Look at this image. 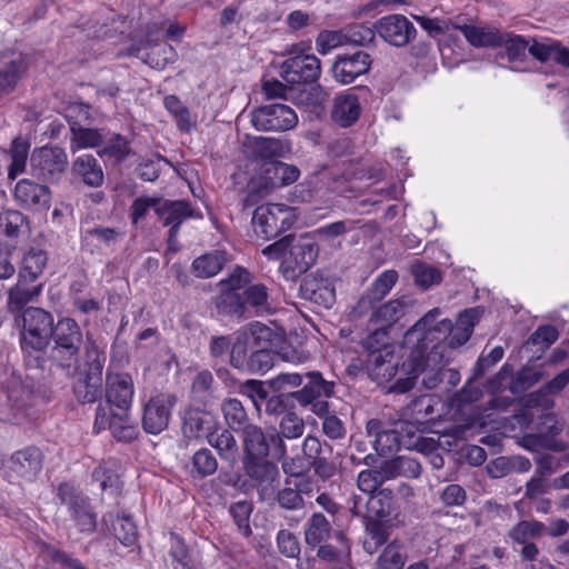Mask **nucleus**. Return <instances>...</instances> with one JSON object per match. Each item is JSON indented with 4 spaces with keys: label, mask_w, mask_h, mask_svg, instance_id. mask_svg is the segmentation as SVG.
Segmentation results:
<instances>
[{
    "label": "nucleus",
    "mask_w": 569,
    "mask_h": 569,
    "mask_svg": "<svg viewBox=\"0 0 569 569\" xmlns=\"http://www.w3.org/2000/svg\"><path fill=\"white\" fill-rule=\"evenodd\" d=\"M106 128H88L72 124L70 150L77 152L81 149L100 148L104 139Z\"/></svg>",
    "instance_id": "43"
},
{
    "label": "nucleus",
    "mask_w": 569,
    "mask_h": 569,
    "mask_svg": "<svg viewBox=\"0 0 569 569\" xmlns=\"http://www.w3.org/2000/svg\"><path fill=\"white\" fill-rule=\"evenodd\" d=\"M220 311L230 317L247 318L248 308L242 295L227 292L222 293L218 303Z\"/></svg>",
    "instance_id": "64"
},
{
    "label": "nucleus",
    "mask_w": 569,
    "mask_h": 569,
    "mask_svg": "<svg viewBox=\"0 0 569 569\" xmlns=\"http://www.w3.org/2000/svg\"><path fill=\"white\" fill-rule=\"evenodd\" d=\"M208 443L214 448L222 460L234 461L239 447L238 442L229 429L212 430L207 437Z\"/></svg>",
    "instance_id": "45"
},
{
    "label": "nucleus",
    "mask_w": 569,
    "mask_h": 569,
    "mask_svg": "<svg viewBox=\"0 0 569 569\" xmlns=\"http://www.w3.org/2000/svg\"><path fill=\"white\" fill-rule=\"evenodd\" d=\"M54 329V319L49 311L38 307H29L22 312L20 343L27 368H44L47 363L46 350Z\"/></svg>",
    "instance_id": "1"
},
{
    "label": "nucleus",
    "mask_w": 569,
    "mask_h": 569,
    "mask_svg": "<svg viewBox=\"0 0 569 569\" xmlns=\"http://www.w3.org/2000/svg\"><path fill=\"white\" fill-rule=\"evenodd\" d=\"M346 44L356 47L375 46L377 31L363 24H351L343 28Z\"/></svg>",
    "instance_id": "58"
},
{
    "label": "nucleus",
    "mask_w": 569,
    "mask_h": 569,
    "mask_svg": "<svg viewBox=\"0 0 569 569\" xmlns=\"http://www.w3.org/2000/svg\"><path fill=\"white\" fill-rule=\"evenodd\" d=\"M242 296L247 308L252 309L256 316L263 317L273 313V300L270 289L264 283H251L243 290Z\"/></svg>",
    "instance_id": "37"
},
{
    "label": "nucleus",
    "mask_w": 569,
    "mask_h": 569,
    "mask_svg": "<svg viewBox=\"0 0 569 569\" xmlns=\"http://www.w3.org/2000/svg\"><path fill=\"white\" fill-rule=\"evenodd\" d=\"M318 246L310 238L301 237L291 242L289 257L286 259L292 273H305L317 260Z\"/></svg>",
    "instance_id": "25"
},
{
    "label": "nucleus",
    "mask_w": 569,
    "mask_h": 569,
    "mask_svg": "<svg viewBox=\"0 0 569 569\" xmlns=\"http://www.w3.org/2000/svg\"><path fill=\"white\" fill-rule=\"evenodd\" d=\"M176 403L177 397L171 393H159L151 397L143 408V430L151 435L163 431L169 425L171 410Z\"/></svg>",
    "instance_id": "14"
},
{
    "label": "nucleus",
    "mask_w": 569,
    "mask_h": 569,
    "mask_svg": "<svg viewBox=\"0 0 569 569\" xmlns=\"http://www.w3.org/2000/svg\"><path fill=\"white\" fill-rule=\"evenodd\" d=\"M545 529L546 526L540 521L521 520L510 529L509 538L513 543H527L530 539L540 537Z\"/></svg>",
    "instance_id": "57"
},
{
    "label": "nucleus",
    "mask_w": 569,
    "mask_h": 569,
    "mask_svg": "<svg viewBox=\"0 0 569 569\" xmlns=\"http://www.w3.org/2000/svg\"><path fill=\"white\" fill-rule=\"evenodd\" d=\"M277 355L268 348L253 349L246 372L264 373L273 367Z\"/></svg>",
    "instance_id": "62"
},
{
    "label": "nucleus",
    "mask_w": 569,
    "mask_h": 569,
    "mask_svg": "<svg viewBox=\"0 0 569 569\" xmlns=\"http://www.w3.org/2000/svg\"><path fill=\"white\" fill-rule=\"evenodd\" d=\"M529 53L540 62L553 60L556 63L569 69V48L557 40L538 41L531 39Z\"/></svg>",
    "instance_id": "34"
},
{
    "label": "nucleus",
    "mask_w": 569,
    "mask_h": 569,
    "mask_svg": "<svg viewBox=\"0 0 569 569\" xmlns=\"http://www.w3.org/2000/svg\"><path fill=\"white\" fill-rule=\"evenodd\" d=\"M440 309L433 308L419 319L405 335V343L411 348L430 349L431 346H442L440 321H437Z\"/></svg>",
    "instance_id": "15"
},
{
    "label": "nucleus",
    "mask_w": 569,
    "mask_h": 569,
    "mask_svg": "<svg viewBox=\"0 0 569 569\" xmlns=\"http://www.w3.org/2000/svg\"><path fill=\"white\" fill-rule=\"evenodd\" d=\"M53 342L50 349V360L61 369H71L79 362L80 351L89 342H84L83 332L78 322L69 317H63L56 322V329L51 337Z\"/></svg>",
    "instance_id": "3"
},
{
    "label": "nucleus",
    "mask_w": 569,
    "mask_h": 569,
    "mask_svg": "<svg viewBox=\"0 0 569 569\" xmlns=\"http://www.w3.org/2000/svg\"><path fill=\"white\" fill-rule=\"evenodd\" d=\"M366 537L362 546L368 555H373L388 542L390 536V521L362 519Z\"/></svg>",
    "instance_id": "42"
},
{
    "label": "nucleus",
    "mask_w": 569,
    "mask_h": 569,
    "mask_svg": "<svg viewBox=\"0 0 569 569\" xmlns=\"http://www.w3.org/2000/svg\"><path fill=\"white\" fill-rule=\"evenodd\" d=\"M29 282H20V278L16 286L8 291V310L12 313L20 312L30 301L38 297L42 290V284H38L32 289L24 288Z\"/></svg>",
    "instance_id": "47"
},
{
    "label": "nucleus",
    "mask_w": 569,
    "mask_h": 569,
    "mask_svg": "<svg viewBox=\"0 0 569 569\" xmlns=\"http://www.w3.org/2000/svg\"><path fill=\"white\" fill-rule=\"evenodd\" d=\"M372 59L365 51L352 54H339L330 67L332 78L341 84H350L357 78L369 72Z\"/></svg>",
    "instance_id": "19"
},
{
    "label": "nucleus",
    "mask_w": 569,
    "mask_h": 569,
    "mask_svg": "<svg viewBox=\"0 0 569 569\" xmlns=\"http://www.w3.org/2000/svg\"><path fill=\"white\" fill-rule=\"evenodd\" d=\"M368 436L375 437V449L379 456H387L400 450L402 438L398 430L385 428L383 422L371 419L366 425Z\"/></svg>",
    "instance_id": "30"
},
{
    "label": "nucleus",
    "mask_w": 569,
    "mask_h": 569,
    "mask_svg": "<svg viewBox=\"0 0 569 569\" xmlns=\"http://www.w3.org/2000/svg\"><path fill=\"white\" fill-rule=\"evenodd\" d=\"M106 353L96 342L86 346L83 370L81 377L73 385L76 399L81 403H93L103 395V367Z\"/></svg>",
    "instance_id": "4"
},
{
    "label": "nucleus",
    "mask_w": 569,
    "mask_h": 569,
    "mask_svg": "<svg viewBox=\"0 0 569 569\" xmlns=\"http://www.w3.org/2000/svg\"><path fill=\"white\" fill-rule=\"evenodd\" d=\"M213 416L198 408H188L182 415V433L186 438L197 439L208 437L214 429Z\"/></svg>",
    "instance_id": "31"
},
{
    "label": "nucleus",
    "mask_w": 569,
    "mask_h": 569,
    "mask_svg": "<svg viewBox=\"0 0 569 569\" xmlns=\"http://www.w3.org/2000/svg\"><path fill=\"white\" fill-rule=\"evenodd\" d=\"M412 300L402 296L397 299H392L381 306H379L371 315L370 322L375 326H380L385 329H389L392 325L399 321L411 306Z\"/></svg>",
    "instance_id": "33"
},
{
    "label": "nucleus",
    "mask_w": 569,
    "mask_h": 569,
    "mask_svg": "<svg viewBox=\"0 0 569 569\" xmlns=\"http://www.w3.org/2000/svg\"><path fill=\"white\" fill-rule=\"evenodd\" d=\"M362 348L367 353V358L373 355H381L388 357L393 346L389 343L388 330L377 326V328L367 336L362 342Z\"/></svg>",
    "instance_id": "51"
},
{
    "label": "nucleus",
    "mask_w": 569,
    "mask_h": 569,
    "mask_svg": "<svg viewBox=\"0 0 569 569\" xmlns=\"http://www.w3.org/2000/svg\"><path fill=\"white\" fill-rule=\"evenodd\" d=\"M221 411L226 423L233 431L242 432L247 426L252 425L243 405L236 398L226 399L221 405Z\"/></svg>",
    "instance_id": "46"
},
{
    "label": "nucleus",
    "mask_w": 569,
    "mask_h": 569,
    "mask_svg": "<svg viewBox=\"0 0 569 569\" xmlns=\"http://www.w3.org/2000/svg\"><path fill=\"white\" fill-rule=\"evenodd\" d=\"M133 393V381L129 373L107 372L106 398L110 407L128 411L131 407Z\"/></svg>",
    "instance_id": "21"
},
{
    "label": "nucleus",
    "mask_w": 569,
    "mask_h": 569,
    "mask_svg": "<svg viewBox=\"0 0 569 569\" xmlns=\"http://www.w3.org/2000/svg\"><path fill=\"white\" fill-rule=\"evenodd\" d=\"M377 34L387 43L401 48L415 39L417 29L403 14H389L375 22Z\"/></svg>",
    "instance_id": "16"
},
{
    "label": "nucleus",
    "mask_w": 569,
    "mask_h": 569,
    "mask_svg": "<svg viewBox=\"0 0 569 569\" xmlns=\"http://www.w3.org/2000/svg\"><path fill=\"white\" fill-rule=\"evenodd\" d=\"M163 103L166 109L173 116L178 128L181 131L189 132L192 127L190 112L181 100L174 94H169L164 98Z\"/></svg>",
    "instance_id": "61"
},
{
    "label": "nucleus",
    "mask_w": 569,
    "mask_h": 569,
    "mask_svg": "<svg viewBox=\"0 0 569 569\" xmlns=\"http://www.w3.org/2000/svg\"><path fill=\"white\" fill-rule=\"evenodd\" d=\"M29 144L21 138H14L10 144L9 156L11 163L8 167V178L14 180L24 172L29 153Z\"/></svg>",
    "instance_id": "52"
},
{
    "label": "nucleus",
    "mask_w": 569,
    "mask_h": 569,
    "mask_svg": "<svg viewBox=\"0 0 569 569\" xmlns=\"http://www.w3.org/2000/svg\"><path fill=\"white\" fill-rule=\"evenodd\" d=\"M29 68L27 56L16 49L0 52V97L10 94L26 76Z\"/></svg>",
    "instance_id": "17"
},
{
    "label": "nucleus",
    "mask_w": 569,
    "mask_h": 569,
    "mask_svg": "<svg viewBox=\"0 0 569 569\" xmlns=\"http://www.w3.org/2000/svg\"><path fill=\"white\" fill-rule=\"evenodd\" d=\"M274 500L280 509L287 511H303L306 505L290 478L284 479V487L277 491Z\"/></svg>",
    "instance_id": "54"
},
{
    "label": "nucleus",
    "mask_w": 569,
    "mask_h": 569,
    "mask_svg": "<svg viewBox=\"0 0 569 569\" xmlns=\"http://www.w3.org/2000/svg\"><path fill=\"white\" fill-rule=\"evenodd\" d=\"M251 123L258 131H288L298 124L296 111L283 103H271L251 112Z\"/></svg>",
    "instance_id": "13"
},
{
    "label": "nucleus",
    "mask_w": 569,
    "mask_h": 569,
    "mask_svg": "<svg viewBox=\"0 0 569 569\" xmlns=\"http://www.w3.org/2000/svg\"><path fill=\"white\" fill-rule=\"evenodd\" d=\"M43 467V453L36 446L13 452L8 460V469L18 479L27 482L36 480Z\"/></svg>",
    "instance_id": "20"
},
{
    "label": "nucleus",
    "mask_w": 569,
    "mask_h": 569,
    "mask_svg": "<svg viewBox=\"0 0 569 569\" xmlns=\"http://www.w3.org/2000/svg\"><path fill=\"white\" fill-rule=\"evenodd\" d=\"M269 396L264 402V412L274 418H283L286 415L293 413L295 403L298 398L293 392H274Z\"/></svg>",
    "instance_id": "50"
},
{
    "label": "nucleus",
    "mask_w": 569,
    "mask_h": 569,
    "mask_svg": "<svg viewBox=\"0 0 569 569\" xmlns=\"http://www.w3.org/2000/svg\"><path fill=\"white\" fill-rule=\"evenodd\" d=\"M501 46L506 49V56L510 62L522 61L526 58V51H529L530 42L522 36L501 32Z\"/></svg>",
    "instance_id": "59"
},
{
    "label": "nucleus",
    "mask_w": 569,
    "mask_h": 569,
    "mask_svg": "<svg viewBox=\"0 0 569 569\" xmlns=\"http://www.w3.org/2000/svg\"><path fill=\"white\" fill-rule=\"evenodd\" d=\"M243 469L254 485L266 491L273 488L279 481L280 472L278 466L267 458L243 460Z\"/></svg>",
    "instance_id": "28"
},
{
    "label": "nucleus",
    "mask_w": 569,
    "mask_h": 569,
    "mask_svg": "<svg viewBox=\"0 0 569 569\" xmlns=\"http://www.w3.org/2000/svg\"><path fill=\"white\" fill-rule=\"evenodd\" d=\"M157 216L163 226L182 224L189 218L194 216V209L188 200H168L161 199L157 206Z\"/></svg>",
    "instance_id": "36"
},
{
    "label": "nucleus",
    "mask_w": 569,
    "mask_h": 569,
    "mask_svg": "<svg viewBox=\"0 0 569 569\" xmlns=\"http://www.w3.org/2000/svg\"><path fill=\"white\" fill-rule=\"evenodd\" d=\"M385 467L381 463L373 469H367L359 472L357 478V486L363 492L362 496H371L378 492L383 482L388 481L385 476Z\"/></svg>",
    "instance_id": "56"
},
{
    "label": "nucleus",
    "mask_w": 569,
    "mask_h": 569,
    "mask_svg": "<svg viewBox=\"0 0 569 569\" xmlns=\"http://www.w3.org/2000/svg\"><path fill=\"white\" fill-rule=\"evenodd\" d=\"M7 400L0 405V420L21 425L34 415L38 397L33 389L19 378L12 377L6 385Z\"/></svg>",
    "instance_id": "5"
},
{
    "label": "nucleus",
    "mask_w": 569,
    "mask_h": 569,
    "mask_svg": "<svg viewBox=\"0 0 569 569\" xmlns=\"http://www.w3.org/2000/svg\"><path fill=\"white\" fill-rule=\"evenodd\" d=\"M296 221L292 208L282 203L259 206L252 214V226L256 234L264 240L279 237L289 230Z\"/></svg>",
    "instance_id": "7"
},
{
    "label": "nucleus",
    "mask_w": 569,
    "mask_h": 569,
    "mask_svg": "<svg viewBox=\"0 0 569 569\" xmlns=\"http://www.w3.org/2000/svg\"><path fill=\"white\" fill-rule=\"evenodd\" d=\"M97 154L101 159L106 158L121 163L131 154V141L121 133L106 129L103 142Z\"/></svg>",
    "instance_id": "35"
},
{
    "label": "nucleus",
    "mask_w": 569,
    "mask_h": 569,
    "mask_svg": "<svg viewBox=\"0 0 569 569\" xmlns=\"http://www.w3.org/2000/svg\"><path fill=\"white\" fill-rule=\"evenodd\" d=\"M305 542L315 549L317 545L336 541L341 548H349L348 538L336 521L323 512L316 511L310 515L303 525Z\"/></svg>",
    "instance_id": "12"
},
{
    "label": "nucleus",
    "mask_w": 569,
    "mask_h": 569,
    "mask_svg": "<svg viewBox=\"0 0 569 569\" xmlns=\"http://www.w3.org/2000/svg\"><path fill=\"white\" fill-rule=\"evenodd\" d=\"M308 379L306 386L295 395L301 406H308L321 397L329 398L333 395L335 382L326 380L319 371L305 373Z\"/></svg>",
    "instance_id": "32"
},
{
    "label": "nucleus",
    "mask_w": 569,
    "mask_h": 569,
    "mask_svg": "<svg viewBox=\"0 0 569 569\" xmlns=\"http://www.w3.org/2000/svg\"><path fill=\"white\" fill-rule=\"evenodd\" d=\"M407 553L397 541L388 543L376 560L375 569H402Z\"/></svg>",
    "instance_id": "53"
},
{
    "label": "nucleus",
    "mask_w": 569,
    "mask_h": 569,
    "mask_svg": "<svg viewBox=\"0 0 569 569\" xmlns=\"http://www.w3.org/2000/svg\"><path fill=\"white\" fill-rule=\"evenodd\" d=\"M351 513L355 517L369 520L391 521L395 512V493L389 488H382L371 496H352Z\"/></svg>",
    "instance_id": "10"
},
{
    "label": "nucleus",
    "mask_w": 569,
    "mask_h": 569,
    "mask_svg": "<svg viewBox=\"0 0 569 569\" xmlns=\"http://www.w3.org/2000/svg\"><path fill=\"white\" fill-rule=\"evenodd\" d=\"M455 30H459L466 40L473 47H500L501 32L492 28L471 24L452 23Z\"/></svg>",
    "instance_id": "39"
},
{
    "label": "nucleus",
    "mask_w": 569,
    "mask_h": 569,
    "mask_svg": "<svg viewBox=\"0 0 569 569\" xmlns=\"http://www.w3.org/2000/svg\"><path fill=\"white\" fill-rule=\"evenodd\" d=\"M558 330L550 325L540 326L525 342V350L539 353L537 359L558 339Z\"/></svg>",
    "instance_id": "49"
},
{
    "label": "nucleus",
    "mask_w": 569,
    "mask_h": 569,
    "mask_svg": "<svg viewBox=\"0 0 569 569\" xmlns=\"http://www.w3.org/2000/svg\"><path fill=\"white\" fill-rule=\"evenodd\" d=\"M230 261V257L224 250H212L192 261L191 269L198 278H211L218 274L222 268Z\"/></svg>",
    "instance_id": "38"
},
{
    "label": "nucleus",
    "mask_w": 569,
    "mask_h": 569,
    "mask_svg": "<svg viewBox=\"0 0 569 569\" xmlns=\"http://www.w3.org/2000/svg\"><path fill=\"white\" fill-rule=\"evenodd\" d=\"M68 154L59 146L36 148L30 157L31 176L43 183H57L68 169Z\"/></svg>",
    "instance_id": "8"
},
{
    "label": "nucleus",
    "mask_w": 569,
    "mask_h": 569,
    "mask_svg": "<svg viewBox=\"0 0 569 569\" xmlns=\"http://www.w3.org/2000/svg\"><path fill=\"white\" fill-rule=\"evenodd\" d=\"M253 276L249 270L241 266H236L231 273L219 281L218 287L221 293L233 292L239 289H246L252 283Z\"/></svg>",
    "instance_id": "60"
},
{
    "label": "nucleus",
    "mask_w": 569,
    "mask_h": 569,
    "mask_svg": "<svg viewBox=\"0 0 569 569\" xmlns=\"http://www.w3.org/2000/svg\"><path fill=\"white\" fill-rule=\"evenodd\" d=\"M13 197L21 207L39 211L49 208L51 191L46 184L21 179L14 187Z\"/></svg>",
    "instance_id": "22"
},
{
    "label": "nucleus",
    "mask_w": 569,
    "mask_h": 569,
    "mask_svg": "<svg viewBox=\"0 0 569 569\" xmlns=\"http://www.w3.org/2000/svg\"><path fill=\"white\" fill-rule=\"evenodd\" d=\"M397 281L398 272L396 270L383 271L360 297L355 307V312L362 316L373 309L376 303L380 302L391 291Z\"/></svg>",
    "instance_id": "23"
},
{
    "label": "nucleus",
    "mask_w": 569,
    "mask_h": 569,
    "mask_svg": "<svg viewBox=\"0 0 569 569\" xmlns=\"http://www.w3.org/2000/svg\"><path fill=\"white\" fill-rule=\"evenodd\" d=\"M48 262L47 252L39 247L29 248L22 258L19 271L20 282H34L42 274Z\"/></svg>",
    "instance_id": "40"
},
{
    "label": "nucleus",
    "mask_w": 569,
    "mask_h": 569,
    "mask_svg": "<svg viewBox=\"0 0 569 569\" xmlns=\"http://www.w3.org/2000/svg\"><path fill=\"white\" fill-rule=\"evenodd\" d=\"M29 232V219L21 211L7 209L0 212V242L17 248L19 239Z\"/></svg>",
    "instance_id": "24"
},
{
    "label": "nucleus",
    "mask_w": 569,
    "mask_h": 569,
    "mask_svg": "<svg viewBox=\"0 0 569 569\" xmlns=\"http://www.w3.org/2000/svg\"><path fill=\"white\" fill-rule=\"evenodd\" d=\"M401 365L395 349L390 350L388 357L373 355L366 358V367L369 376L377 383L382 385L391 381L400 372V377H405Z\"/></svg>",
    "instance_id": "29"
},
{
    "label": "nucleus",
    "mask_w": 569,
    "mask_h": 569,
    "mask_svg": "<svg viewBox=\"0 0 569 569\" xmlns=\"http://www.w3.org/2000/svg\"><path fill=\"white\" fill-rule=\"evenodd\" d=\"M192 467L200 478L212 476L218 469V460L208 448H201L192 456Z\"/></svg>",
    "instance_id": "63"
},
{
    "label": "nucleus",
    "mask_w": 569,
    "mask_h": 569,
    "mask_svg": "<svg viewBox=\"0 0 569 569\" xmlns=\"http://www.w3.org/2000/svg\"><path fill=\"white\" fill-rule=\"evenodd\" d=\"M72 177L89 188H99L104 182V172L99 160L90 153L77 157L71 163Z\"/></svg>",
    "instance_id": "26"
},
{
    "label": "nucleus",
    "mask_w": 569,
    "mask_h": 569,
    "mask_svg": "<svg viewBox=\"0 0 569 569\" xmlns=\"http://www.w3.org/2000/svg\"><path fill=\"white\" fill-rule=\"evenodd\" d=\"M57 499L68 508L74 526L81 533L91 535L97 528V513L93 512L89 499L68 482L60 483Z\"/></svg>",
    "instance_id": "9"
},
{
    "label": "nucleus",
    "mask_w": 569,
    "mask_h": 569,
    "mask_svg": "<svg viewBox=\"0 0 569 569\" xmlns=\"http://www.w3.org/2000/svg\"><path fill=\"white\" fill-rule=\"evenodd\" d=\"M382 465L385 467V476L388 480L399 477L417 479L420 477L422 470L421 463L417 459L407 456L393 457L382 461Z\"/></svg>",
    "instance_id": "41"
},
{
    "label": "nucleus",
    "mask_w": 569,
    "mask_h": 569,
    "mask_svg": "<svg viewBox=\"0 0 569 569\" xmlns=\"http://www.w3.org/2000/svg\"><path fill=\"white\" fill-rule=\"evenodd\" d=\"M299 52L298 44H293L290 53H296V56L281 63L282 79L291 86L316 83L321 74L320 60L313 54H300Z\"/></svg>",
    "instance_id": "11"
},
{
    "label": "nucleus",
    "mask_w": 569,
    "mask_h": 569,
    "mask_svg": "<svg viewBox=\"0 0 569 569\" xmlns=\"http://www.w3.org/2000/svg\"><path fill=\"white\" fill-rule=\"evenodd\" d=\"M362 108L357 94L350 90L335 97L331 109V119L342 128H349L355 124Z\"/></svg>",
    "instance_id": "27"
},
{
    "label": "nucleus",
    "mask_w": 569,
    "mask_h": 569,
    "mask_svg": "<svg viewBox=\"0 0 569 569\" xmlns=\"http://www.w3.org/2000/svg\"><path fill=\"white\" fill-rule=\"evenodd\" d=\"M243 460L260 459L270 457L283 458L288 451L287 446L282 445L276 427L263 430L257 425L247 426L242 431Z\"/></svg>",
    "instance_id": "6"
},
{
    "label": "nucleus",
    "mask_w": 569,
    "mask_h": 569,
    "mask_svg": "<svg viewBox=\"0 0 569 569\" xmlns=\"http://www.w3.org/2000/svg\"><path fill=\"white\" fill-rule=\"evenodd\" d=\"M299 296L319 308L330 309L336 302L333 280L322 273L312 272L302 279Z\"/></svg>",
    "instance_id": "18"
},
{
    "label": "nucleus",
    "mask_w": 569,
    "mask_h": 569,
    "mask_svg": "<svg viewBox=\"0 0 569 569\" xmlns=\"http://www.w3.org/2000/svg\"><path fill=\"white\" fill-rule=\"evenodd\" d=\"M253 153L256 157L269 160L282 157L289 151V142L279 138L256 137L252 141Z\"/></svg>",
    "instance_id": "48"
},
{
    "label": "nucleus",
    "mask_w": 569,
    "mask_h": 569,
    "mask_svg": "<svg viewBox=\"0 0 569 569\" xmlns=\"http://www.w3.org/2000/svg\"><path fill=\"white\" fill-rule=\"evenodd\" d=\"M109 520L112 521V530L114 537L124 546H132L138 536L137 527L129 516L117 517L113 520L112 515L103 517V521L107 523Z\"/></svg>",
    "instance_id": "55"
},
{
    "label": "nucleus",
    "mask_w": 569,
    "mask_h": 569,
    "mask_svg": "<svg viewBox=\"0 0 569 569\" xmlns=\"http://www.w3.org/2000/svg\"><path fill=\"white\" fill-rule=\"evenodd\" d=\"M305 429L306 426L303 419L293 412L286 415L279 420V426L276 428V432L278 433L282 445L287 446V449H289L290 446V449L295 450L298 446L292 442L303 436Z\"/></svg>",
    "instance_id": "44"
},
{
    "label": "nucleus",
    "mask_w": 569,
    "mask_h": 569,
    "mask_svg": "<svg viewBox=\"0 0 569 569\" xmlns=\"http://www.w3.org/2000/svg\"><path fill=\"white\" fill-rule=\"evenodd\" d=\"M443 346H431L430 349L413 348L406 361L401 365L405 377H398L388 387L389 393L401 395L410 391L417 378L423 375L422 385L426 389H433L442 382Z\"/></svg>",
    "instance_id": "2"
}]
</instances>
